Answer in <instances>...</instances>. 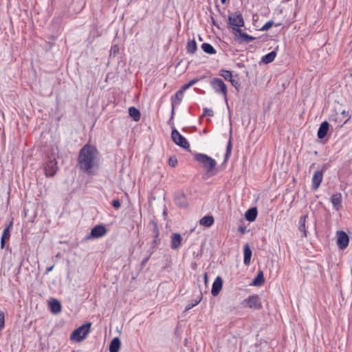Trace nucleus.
Instances as JSON below:
<instances>
[{"mask_svg": "<svg viewBox=\"0 0 352 352\" xmlns=\"http://www.w3.org/2000/svg\"><path fill=\"white\" fill-rule=\"evenodd\" d=\"M98 154V151L94 146L86 144L80 150L78 154V165L79 168L88 175H91Z\"/></svg>", "mask_w": 352, "mask_h": 352, "instance_id": "obj_1", "label": "nucleus"}, {"mask_svg": "<svg viewBox=\"0 0 352 352\" xmlns=\"http://www.w3.org/2000/svg\"><path fill=\"white\" fill-rule=\"evenodd\" d=\"M194 158L202 165L207 173H211L212 175L214 174L212 173V172L217 166V162L213 158L204 153H195Z\"/></svg>", "mask_w": 352, "mask_h": 352, "instance_id": "obj_2", "label": "nucleus"}, {"mask_svg": "<svg viewBox=\"0 0 352 352\" xmlns=\"http://www.w3.org/2000/svg\"><path fill=\"white\" fill-rule=\"evenodd\" d=\"M91 325V322H87L75 329L70 336V340L78 342L82 341L89 333Z\"/></svg>", "mask_w": 352, "mask_h": 352, "instance_id": "obj_3", "label": "nucleus"}, {"mask_svg": "<svg viewBox=\"0 0 352 352\" xmlns=\"http://www.w3.org/2000/svg\"><path fill=\"white\" fill-rule=\"evenodd\" d=\"M228 25L232 28V32L234 31V29H239L245 25L243 15L239 11L230 14L228 17Z\"/></svg>", "mask_w": 352, "mask_h": 352, "instance_id": "obj_4", "label": "nucleus"}, {"mask_svg": "<svg viewBox=\"0 0 352 352\" xmlns=\"http://www.w3.org/2000/svg\"><path fill=\"white\" fill-rule=\"evenodd\" d=\"M232 32L233 34L234 41L239 44L249 43L255 40V37L244 32L241 28L234 29Z\"/></svg>", "mask_w": 352, "mask_h": 352, "instance_id": "obj_5", "label": "nucleus"}, {"mask_svg": "<svg viewBox=\"0 0 352 352\" xmlns=\"http://www.w3.org/2000/svg\"><path fill=\"white\" fill-rule=\"evenodd\" d=\"M210 85L217 93L222 94L223 95L226 101L228 103L227 86L221 78H214L211 80Z\"/></svg>", "mask_w": 352, "mask_h": 352, "instance_id": "obj_6", "label": "nucleus"}, {"mask_svg": "<svg viewBox=\"0 0 352 352\" xmlns=\"http://www.w3.org/2000/svg\"><path fill=\"white\" fill-rule=\"evenodd\" d=\"M58 170L57 162L54 157H48L44 164V170L46 177L54 176Z\"/></svg>", "mask_w": 352, "mask_h": 352, "instance_id": "obj_7", "label": "nucleus"}, {"mask_svg": "<svg viewBox=\"0 0 352 352\" xmlns=\"http://www.w3.org/2000/svg\"><path fill=\"white\" fill-rule=\"evenodd\" d=\"M244 302L250 309L254 310H260L263 307L261 298L258 294L249 296L245 299Z\"/></svg>", "mask_w": 352, "mask_h": 352, "instance_id": "obj_8", "label": "nucleus"}, {"mask_svg": "<svg viewBox=\"0 0 352 352\" xmlns=\"http://www.w3.org/2000/svg\"><path fill=\"white\" fill-rule=\"evenodd\" d=\"M171 138L173 141L180 147L183 148H188L190 147L188 140L176 129L172 130Z\"/></svg>", "mask_w": 352, "mask_h": 352, "instance_id": "obj_9", "label": "nucleus"}, {"mask_svg": "<svg viewBox=\"0 0 352 352\" xmlns=\"http://www.w3.org/2000/svg\"><path fill=\"white\" fill-rule=\"evenodd\" d=\"M336 236H337L336 243H337V245L338 246V248L342 250L346 249L347 248V246L349 245V236L347 235V234L342 230H340V231H337Z\"/></svg>", "mask_w": 352, "mask_h": 352, "instance_id": "obj_10", "label": "nucleus"}, {"mask_svg": "<svg viewBox=\"0 0 352 352\" xmlns=\"http://www.w3.org/2000/svg\"><path fill=\"white\" fill-rule=\"evenodd\" d=\"M107 232V230L103 225H98L94 227L90 232V234L87 236V239H98L104 236Z\"/></svg>", "mask_w": 352, "mask_h": 352, "instance_id": "obj_11", "label": "nucleus"}, {"mask_svg": "<svg viewBox=\"0 0 352 352\" xmlns=\"http://www.w3.org/2000/svg\"><path fill=\"white\" fill-rule=\"evenodd\" d=\"M151 223L153 226V240L151 242V248L154 250V249L157 248L160 244V239L159 238L160 230H159L158 225L156 221H152Z\"/></svg>", "mask_w": 352, "mask_h": 352, "instance_id": "obj_12", "label": "nucleus"}, {"mask_svg": "<svg viewBox=\"0 0 352 352\" xmlns=\"http://www.w3.org/2000/svg\"><path fill=\"white\" fill-rule=\"evenodd\" d=\"M323 179V171L318 170L315 171L311 179V188L316 190L320 186Z\"/></svg>", "mask_w": 352, "mask_h": 352, "instance_id": "obj_13", "label": "nucleus"}, {"mask_svg": "<svg viewBox=\"0 0 352 352\" xmlns=\"http://www.w3.org/2000/svg\"><path fill=\"white\" fill-rule=\"evenodd\" d=\"M174 202L180 208H186L188 206L187 198L183 192H178L175 194Z\"/></svg>", "mask_w": 352, "mask_h": 352, "instance_id": "obj_14", "label": "nucleus"}, {"mask_svg": "<svg viewBox=\"0 0 352 352\" xmlns=\"http://www.w3.org/2000/svg\"><path fill=\"white\" fill-rule=\"evenodd\" d=\"M223 287V280L221 276H218L212 283L211 294L213 296H217Z\"/></svg>", "mask_w": 352, "mask_h": 352, "instance_id": "obj_15", "label": "nucleus"}, {"mask_svg": "<svg viewBox=\"0 0 352 352\" xmlns=\"http://www.w3.org/2000/svg\"><path fill=\"white\" fill-rule=\"evenodd\" d=\"M12 228V221H11L8 226L3 230L1 239V248H4L6 241H8L10 238V230Z\"/></svg>", "mask_w": 352, "mask_h": 352, "instance_id": "obj_16", "label": "nucleus"}, {"mask_svg": "<svg viewBox=\"0 0 352 352\" xmlns=\"http://www.w3.org/2000/svg\"><path fill=\"white\" fill-rule=\"evenodd\" d=\"M182 236L179 233H174L170 237V247L173 250H177L182 243Z\"/></svg>", "mask_w": 352, "mask_h": 352, "instance_id": "obj_17", "label": "nucleus"}, {"mask_svg": "<svg viewBox=\"0 0 352 352\" xmlns=\"http://www.w3.org/2000/svg\"><path fill=\"white\" fill-rule=\"evenodd\" d=\"M184 91L180 89L175 93L174 96L171 97V106L175 107V106L180 104L184 97Z\"/></svg>", "mask_w": 352, "mask_h": 352, "instance_id": "obj_18", "label": "nucleus"}, {"mask_svg": "<svg viewBox=\"0 0 352 352\" xmlns=\"http://www.w3.org/2000/svg\"><path fill=\"white\" fill-rule=\"evenodd\" d=\"M49 307L52 314H56L61 311V304L56 299H52L49 302Z\"/></svg>", "mask_w": 352, "mask_h": 352, "instance_id": "obj_19", "label": "nucleus"}, {"mask_svg": "<svg viewBox=\"0 0 352 352\" xmlns=\"http://www.w3.org/2000/svg\"><path fill=\"white\" fill-rule=\"evenodd\" d=\"M331 203L333 208L339 210L342 208V195L341 193L333 194L331 197Z\"/></svg>", "mask_w": 352, "mask_h": 352, "instance_id": "obj_20", "label": "nucleus"}, {"mask_svg": "<svg viewBox=\"0 0 352 352\" xmlns=\"http://www.w3.org/2000/svg\"><path fill=\"white\" fill-rule=\"evenodd\" d=\"M252 254V253L250 245L248 243L245 244L243 247V263L245 265H250Z\"/></svg>", "mask_w": 352, "mask_h": 352, "instance_id": "obj_21", "label": "nucleus"}, {"mask_svg": "<svg viewBox=\"0 0 352 352\" xmlns=\"http://www.w3.org/2000/svg\"><path fill=\"white\" fill-rule=\"evenodd\" d=\"M329 124L328 122L324 121V122H322V124H320V126L318 129V133H317L318 138L319 139H322L327 135V132L329 131Z\"/></svg>", "mask_w": 352, "mask_h": 352, "instance_id": "obj_22", "label": "nucleus"}, {"mask_svg": "<svg viewBox=\"0 0 352 352\" xmlns=\"http://www.w3.org/2000/svg\"><path fill=\"white\" fill-rule=\"evenodd\" d=\"M307 215L303 214L300 217L299 221H298V230L300 232H302V237H307V230L305 228V223L307 220Z\"/></svg>", "mask_w": 352, "mask_h": 352, "instance_id": "obj_23", "label": "nucleus"}, {"mask_svg": "<svg viewBox=\"0 0 352 352\" xmlns=\"http://www.w3.org/2000/svg\"><path fill=\"white\" fill-rule=\"evenodd\" d=\"M121 342L119 338H114L109 344V352H119Z\"/></svg>", "mask_w": 352, "mask_h": 352, "instance_id": "obj_24", "label": "nucleus"}, {"mask_svg": "<svg viewBox=\"0 0 352 352\" xmlns=\"http://www.w3.org/2000/svg\"><path fill=\"white\" fill-rule=\"evenodd\" d=\"M257 217V209L254 207L248 209L245 214V219L248 221H254Z\"/></svg>", "mask_w": 352, "mask_h": 352, "instance_id": "obj_25", "label": "nucleus"}, {"mask_svg": "<svg viewBox=\"0 0 352 352\" xmlns=\"http://www.w3.org/2000/svg\"><path fill=\"white\" fill-rule=\"evenodd\" d=\"M214 218L211 215H206L200 219V224L205 227H210L214 223Z\"/></svg>", "mask_w": 352, "mask_h": 352, "instance_id": "obj_26", "label": "nucleus"}, {"mask_svg": "<svg viewBox=\"0 0 352 352\" xmlns=\"http://www.w3.org/2000/svg\"><path fill=\"white\" fill-rule=\"evenodd\" d=\"M129 114L133 118V120L138 122L140 120L141 114L140 111L135 107H131L129 109Z\"/></svg>", "mask_w": 352, "mask_h": 352, "instance_id": "obj_27", "label": "nucleus"}, {"mask_svg": "<svg viewBox=\"0 0 352 352\" xmlns=\"http://www.w3.org/2000/svg\"><path fill=\"white\" fill-rule=\"evenodd\" d=\"M197 45L195 39L189 41L186 45V52L189 54H194L197 51Z\"/></svg>", "mask_w": 352, "mask_h": 352, "instance_id": "obj_28", "label": "nucleus"}, {"mask_svg": "<svg viewBox=\"0 0 352 352\" xmlns=\"http://www.w3.org/2000/svg\"><path fill=\"white\" fill-rule=\"evenodd\" d=\"M265 282V278L262 271H259L252 281V285L254 286H261Z\"/></svg>", "mask_w": 352, "mask_h": 352, "instance_id": "obj_29", "label": "nucleus"}, {"mask_svg": "<svg viewBox=\"0 0 352 352\" xmlns=\"http://www.w3.org/2000/svg\"><path fill=\"white\" fill-rule=\"evenodd\" d=\"M276 52L272 51L262 57L261 61L265 64L272 63L276 58Z\"/></svg>", "mask_w": 352, "mask_h": 352, "instance_id": "obj_30", "label": "nucleus"}, {"mask_svg": "<svg viewBox=\"0 0 352 352\" xmlns=\"http://www.w3.org/2000/svg\"><path fill=\"white\" fill-rule=\"evenodd\" d=\"M201 49L204 50V52L208 54H214L217 52L214 47L208 43H203L201 45Z\"/></svg>", "mask_w": 352, "mask_h": 352, "instance_id": "obj_31", "label": "nucleus"}, {"mask_svg": "<svg viewBox=\"0 0 352 352\" xmlns=\"http://www.w3.org/2000/svg\"><path fill=\"white\" fill-rule=\"evenodd\" d=\"M232 137L230 136V139L228 140L227 147H226V152L224 157V161L226 162L229 157H230L231 152H232Z\"/></svg>", "mask_w": 352, "mask_h": 352, "instance_id": "obj_32", "label": "nucleus"}, {"mask_svg": "<svg viewBox=\"0 0 352 352\" xmlns=\"http://www.w3.org/2000/svg\"><path fill=\"white\" fill-rule=\"evenodd\" d=\"M201 300V296H199L197 299L192 300L190 302H189L186 305V307L185 308V311H189L190 309H191L192 308H193L194 307L197 305L200 302Z\"/></svg>", "mask_w": 352, "mask_h": 352, "instance_id": "obj_33", "label": "nucleus"}, {"mask_svg": "<svg viewBox=\"0 0 352 352\" xmlns=\"http://www.w3.org/2000/svg\"><path fill=\"white\" fill-rule=\"evenodd\" d=\"M219 75L221 76L226 80L230 81L233 78L232 72L228 70H221Z\"/></svg>", "mask_w": 352, "mask_h": 352, "instance_id": "obj_34", "label": "nucleus"}, {"mask_svg": "<svg viewBox=\"0 0 352 352\" xmlns=\"http://www.w3.org/2000/svg\"><path fill=\"white\" fill-rule=\"evenodd\" d=\"M197 81H198V79L194 78V79L190 80L187 84L182 86L181 89H182L184 91H185L186 89H189L190 87L194 85Z\"/></svg>", "mask_w": 352, "mask_h": 352, "instance_id": "obj_35", "label": "nucleus"}, {"mask_svg": "<svg viewBox=\"0 0 352 352\" xmlns=\"http://www.w3.org/2000/svg\"><path fill=\"white\" fill-rule=\"evenodd\" d=\"M274 25V21L270 20L267 21L261 29V31H267Z\"/></svg>", "mask_w": 352, "mask_h": 352, "instance_id": "obj_36", "label": "nucleus"}, {"mask_svg": "<svg viewBox=\"0 0 352 352\" xmlns=\"http://www.w3.org/2000/svg\"><path fill=\"white\" fill-rule=\"evenodd\" d=\"M178 163L177 159L175 156H171L168 159V164L171 167H175Z\"/></svg>", "mask_w": 352, "mask_h": 352, "instance_id": "obj_37", "label": "nucleus"}, {"mask_svg": "<svg viewBox=\"0 0 352 352\" xmlns=\"http://www.w3.org/2000/svg\"><path fill=\"white\" fill-rule=\"evenodd\" d=\"M214 116L213 111L212 109H208L206 107L204 108V113L201 115V117H204V116Z\"/></svg>", "mask_w": 352, "mask_h": 352, "instance_id": "obj_38", "label": "nucleus"}, {"mask_svg": "<svg viewBox=\"0 0 352 352\" xmlns=\"http://www.w3.org/2000/svg\"><path fill=\"white\" fill-rule=\"evenodd\" d=\"M5 324V317L4 313L0 311V331H1L4 328Z\"/></svg>", "mask_w": 352, "mask_h": 352, "instance_id": "obj_39", "label": "nucleus"}, {"mask_svg": "<svg viewBox=\"0 0 352 352\" xmlns=\"http://www.w3.org/2000/svg\"><path fill=\"white\" fill-rule=\"evenodd\" d=\"M230 82H231L232 85L234 86V87L237 88L238 87H239L240 85V83L239 82V78L235 76V77H233L230 80Z\"/></svg>", "mask_w": 352, "mask_h": 352, "instance_id": "obj_40", "label": "nucleus"}, {"mask_svg": "<svg viewBox=\"0 0 352 352\" xmlns=\"http://www.w3.org/2000/svg\"><path fill=\"white\" fill-rule=\"evenodd\" d=\"M112 206L115 209H119L121 206L120 200L119 199H113L112 201Z\"/></svg>", "mask_w": 352, "mask_h": 352, "instance_id": "obj_41", "label": "nucleus"}, {"mask_svg": "<svg viewBox=\"0 0 352 352\" xmlns=\"http://www.w3.org/2000/svg\"><path fill=\"white\" fill-rule=\"evenodd\" d=\"M153 251H152V252H151V254H150V255H149L148 256H147L146 258H144V259L142 261V262H141V265H142V266H144V265L146 264V263H147V262H148V261L149 260L150 256H151V255L153 254Z\"/></svg>", "mask_w": 352, "mask_h": 352, "instance_id": "obj_42", "label": "nucleus"}, {"mask_svg": "<svg viewBox=\"0 0 352 352\" xmlns=\"http://www.w3.org/2000/svg\"><path fill=\"white\" fill-rule=\"evenodd\" d=\"M173 116H170V119L168 120V124L170 125L172 128V129L173 130V129H175V124H174V122H173Z\"/></svg>", "mask_w": 352, "mask_h": 352, "instance_id": "obj_43", "label": "nucleus"}, {"mask_svg": "<svg viewBox=\"0 0 352 352\" xmlns=\"http://www.w3.org/2000/svg\"><path fill=\"white\" fill-rule=\"evenodd\" d=\"M239 232H240L241 234H244L245 233V228L242 227V226H240L238 229Z\"/></svg>", "mask_w": 352, "mask_h": 352, "instance_id": "obj_44", "label": "nucleus"}, {"mask_svg": "<svg viewBox=\"0 0 352 352\" xmlns=\"http://www.w3.org/2000/svg\"><path fill=\"white\" fill-rule=\"evenodd\" d=\"M54 268V265L49 267L46 269L45 274H48L50 272H51Z\"/></svg>", "mask_w": 352, "mask_h": 352, "instance_id": "obj_45", "label": "nucleus"}, {"mask_svg": "<svg viewBox=\"0 0 352 352\" xmlns=\"http://www.w3.org/2000/svg\"><path fill=\"white\" fill-rule=\"evenodd\" d=\"M113 50L114 52L118 51V46L117 45H114L113 47H112L111 51H113Z\"/></svg>", "mask_w": 352, "mask_h": 352, "instance_id": "obj_46", "label": "nucleus"}, {"mask_svg": "<svg viewBox=\"0 0 352 352\" xmlns=\"http://www.w3.org/2000/svg\"><path fill=\"white\" fill-rule=\"evenodd\" d=\"M174 114H175V107H173V106H172L170 116H173V118H174Z\"/></svg>", "mask_w": 352, "mask_h": 352, "instance_id": "obj_47", "label": "nucleus"}, {"mask_svg": "<svg viewBox=\"0 0 352 352\" xmlns=\"http://www.w3.org/2000/svg\"><path fill=\"white\" fill-rule=\"evenodd\" d=\"M204 278H205V281L206 282L207 281V274L205 273L204 274Z\"/></svg>", "mask_w": 352, "mask_h": 352, "instance_id": "obj_48", "label": "nucleus"}, {"mask_svg": "<svg viewBox=\"0 0 352 352\" xmlns=\"http://www.w3.org/2000/svg\"><path fill=\"white\" fill-rule=\"evenodd\" d=\"M226 1L227 0H221V2L222 4H224V3H226Z\"/></svg>", "mask_w": 352, "mask_h": 352, "instance_id": "obj_49", "label": "nucleus"}, {"mask_svg": "<svg viewBox=\"0 0 352 352\" xmlns=\"http://www.w3.org/2000/svg\"><path fill=\"white\" fill-rule=\"evenodd\" d=\"M279 25H280V24H279V23H278V24H276V25H275V26H276V27H278V26H279Z\"/></svg>", "mask_w": 352, "mask_h": 352, "instance_id": "obj_50", "label": "nucleus"}, {"mask_svg": "<svg viewBox=\"0 0 352 352\" xmlns=\"http://www.w3.org/2000/svg\"><path fill=\"white\" fill-rule=\"evenodd\" d=\"M213 24L214 25H216V22H214V21L213 20Z\"/></svg>", "mask_w": 352, "mask_h": 352, "instance_id": "obj_51", "label": "nucleus"}]
</instances>
